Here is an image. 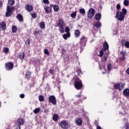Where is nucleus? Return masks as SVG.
Here are the masks:
<instances>
[{"instance_id":"1","label":"nucleus","mask_w":129,"mask_h":129,"mask_svg":"<svg viewBox=\"0 0 129 129\" xmlns=\"http://www.w3.org/2000/svg\"><path fill=\"white\" fill-rule=\"evenodd\" d=\"M116 19L118 21L121 22V21H123L124 20V16L123 14L121 12L118 11L116 14Z\"/></svg>"},{"instance_id":"2","label":"nucleus","mask_w":129,"mask_h":129,"mask_svg":"<svg viewBox=\"0 0 129 129\" xmlns=\"http://www.w3.org/2000/svg\"><path fill=\"white\" fill-rule=\"evenodd\" d=\"M65 32L67 34L63 35V38L64 40H67L68 38H70V28L69 27H66Z\"/></svg>"},{"instance_id":"3","label":"nucleus","mask_w":129,"mask_h":129,"mask_svg":"<svg viewBox=\"0 0 129 129\" xmlns=\"http://www.w3.org/2000/svg\"><path fill=\"white\" fill-rule=\"evenodd\" d=\"M75 87L78 90L82 88V82H81V80H79L75 82Z\"/></svg>"},{"instance_id":"4","label":"nucleus","mask_w":129,"mask_h":129,"mask_svg":"<svg viewBox=\"0 0 129 129\" xmlns=\"http://www.w3.org/2000/svg\"><path fill=\"white\" fill-rule=\"evenodd\" d=\"M94 14H95V11L94 9H90L89 10V12L88 13V18L89 19H91L94 16Z\"/></svg>"},{"instance_id":"5","label":"nucleus","mask_w":129,"mask_h":129,"mask_svg":"<svg viewBox=\"0 0 129 129\" xmlns=\"http://www.w3.org/2000/svg\"><path fill=\"white\" fill-rule=\"evenodd\" d=\"M49 101L53 104V105H56L57 103V101H56V98L54 96H50L49 97Z\"/></svg>"},{"instance_id":"6","label":"nucleus","mask_w":129,"mask_h":129,"mask_svg":"<svg viewBox=\"0 0 129 129\" xmlns=\"http://www.w3.org/2000/svg\"><path fill=\"white\" fill-rule=\"evenodd\" d=\"M13 12V9L10 7V6H8L7 8V12L6 13V17H10L11 15H12V13Z\"/></svg>"},{"instance_id":"7","label":"nucleus","mask_w":129,"mask_h":129,"mask_svg":"<svg viewBox=\"0 0 129 129\" xmlns=\"http://www.w3.org/2000/svg\"><path fill=\"white\" fill-rule=\"evenodd\" d=\"M14 67V64L11 62H8V63H6V70H8L9 71H10V70H12Z\"/></svg>"},{"instance_id":"8","label":"nucleus","mask_w":129,"mask_h":129,"mask_svg":"<svg viewBox=\"0 0 129 129\" xmlns=\"http://www.w3.org/2000/svg\"><path fill=\"white\" fill-rule=\"evenodd\" d=\"M60 126H61L62 128L67 129L68 128V123L66 120H63L61 122Z\"/></svg>"},{"instance_id":"9","label":"nucleus","mask_w":129,"mask_h":129,"mask_svg":"<svg viewBox=\"0 0 129 129\" xmlns=\"http://www.w3.org/2000/svg\"><path fill=\"white\" fill-rule=\"evenodd\" d=\"M25 121L23 118H18L17 121V123L18 125H24Z\"/></svg>"},{"instance_id":"10","label":"nucleus","mask_w":129,"mask_h":129,"mask_svg":"<svg viewBox=\"0 0 129 129\" xmlns=\"http://www.w3.org/2000/svg\"><path fill=\"white\" fill-rule=\"evenodd\" d=\"M121 44L122 46H125L126 48H129V42L125 41V40H122L121 42Z\"/></svg>"},{"instance_id":"11","label":"nucleus","mask_w":129,"mask_h":129,"mask_svg":"<svg viewBox=\"0 0 129 129\" xmlns=\"http://www.w3.org/2000/svg\"><path fill=\"white\" fill-rule=\"evenodd\" d=\"M76 123L77 125H81L82 124V120L79 118L76 119Z\"/></svg>"},{"instance_id":"12","label":"nucleus","mask_w":129,"mask_h":129,"mask_svg":"<svg viewBox=\"0 0 129 129\" xmlns=\"http://www.w3.org/2000/svg\"><path fill=\"white\" fill-rule=\"evenodd\" d=\"M44 10L46 14H50V13H51V11H52V8L47 6L44 8Z\"/></svg>"},{"instance_id":"13","label":"nucleus","mask_w":129,"mask_h":129,"mask_svg":"<svg viewBox=\"0 0 129 129\" xmlns=\"http://www.w3.org/2000/svg\"><path fill=\"white\" fill-rule=\"evenodd\" d=\"M95 19L96 21H99L101 19V14L100 13H97L96 14Z\"/></svg>"},{"instance_id":"14","label":"nucleus","mask_w":129,"mask_h":129,"mask_svg":"<svg viewBox=\"0 0 129 129\" xmlns=\"http://www.w3.org/2000/svg\"><path fill=\"white\" fill-rule=\"evenodd\" d=\"M65 25V23H64V21L62 20H59L58 21V27H64Z\"/></svg>"},{"instance_id":"15","label":"nucleus","mask_w":129,"mask_h":129,"mask_svg":"<svg viewBox=\"0 0 129 129\" xmlns=\"http://www.w3.org/2000/svg\"><path fill=\"white\" fill-rule=\"evenodd\" d=\"M114 88L115 89H119V90L120 91L122 88H123V87L122 86L120 88V84H117L116 85H114Z\"/></svg>"},{"instance_id":"16","label":"nucleus","mask_w":129,"mask_h":129,"mask_svg":"<svg viewBox=\"0 0 129 129\" xmlns=\"http://www.w3.org/2000/svg\"><path fill=\"white\" fill-rule=\"evenodd\" d=\"M123 94L125 96H129V89H125L123 91Z\"/></svg>"},{"instance_id":"17","label":"nucleus","mask_w":129,"mask_h":129,"mask_svg":"<svg viewBox=\"0 0 129 129\" xmlns=\"http://www.w3.org/2000/svg\"><path fill=\"white\" fill-rule=\"evenodd\" d=\"M26 10L28 11V12H32L33 11V7L31 5H27L26 6Z\"/></svg>"},{"instance_id":"18","label":"nucleus","mask_w":129,"mask_h":129,"mask_svg":"<svg viewBox=\"0 0 129 129\" xmlns=\"http://www.w3.org/2000/svg\"><path fill=\"white\" fill-rule=\"evenodd\" d=\"M16 18L19 20V22H23L24 21V19H23V16L21 14H18Z\"/></svg>"},{"instance_id":"19","label":"nucleus","mask_w":129,"mask_h":129,"mask_svg":"<svg viewBox=\"0 0 129 129\" xmlns=\"http://www.w3.org/2000/svg\"><path fill=\"white\" fill-rule=\"evenodd\" d=\"M103 50L104 51H106V50H108V44L106 42H104L103 44Z\"/></svg>"},{"instance_id":"20","label":"nucleus","mask_w":129,"mask_h":129,"mask_svg":"<svg viewBox=\"0 0 129 129\" xmlns=\"http://www.w3.org/2000/svg\"><path fill=\"white\" fill-rule=\"evenodd\" d=\"M94 27H96V28H100L101 27V23L99 22H97L95 23H94Z\"/></svg>"},{"instance_id":"21","label":"nucleus","mask_w":129,"mask_h":129,"mask_svg":"<svg viewBox=\"0 0 129 129\" xmlns=\"http://www.w3.org/2000/svg\"><path fill=\"white\" fill-rule=\"evenodd\" d=\"M40 111H41V108L40 107L36 108L33 110V112L35 114H37V113H39Z\"/></svg>"},{"instance_id":"22","label":"nucleus","mask_w":129,"mask_h":129,"mask_svg":"<svg viewBox=\"0 0 129 129\" xmlns=\"http://www.w3.org/2000/svg\"><path fill=\"white\" fill-rule=\"evenodd\" d=\"M58 118H59V116L56 114H54L52 116L53 120H54V121H57Z\"/></svg>"},{"instance_id":"23","label":"nucleus","mask_w":129,"mask_h":129,"mask_svg":"<svg viewBox=\"0 0 129 129\" xmlns=\"http://www.w3.org/2000/svg\"><path fill=\"white\" fill-rule=\"evenodd\" d=\"M40 27L41 29H45V22H42L39 24Z\"/></svg>"},{"instance_id":"24","label":"nucleus","mask_w":129,"mask_h":129,"mask_svg":"<svg viewBox=\"0 0 129 129\" xmlns=\"http://www.w3.org/2000/svg\"><path fill=\"white\" fill-rule=\"evenodd\" d=\"M54 12H58L59 11V6L58 5H54L53 7Z\"/></svg>"},{"instance_id":"25","label":"nucleus","mask_w":129,"mask_h":129,"mask_svg":"<svg viewBox=\"0 0 129 129\" xmlns=\"http://www.w3.org/2000/svg\"><path fill=\"white\" fill-rule=\"evenodd\" d=\"M75 34L76 37H79V36H80V31H79V30H76Z\"/></svg>"},{"instance_id":"26","label":"nucleus","mask_w":129,"mask_h":129,"mask_svg":"<svg viewBox=\"0 0 129 129\" xmlns=\"http://www.w3.org/2000/svg\"><path fill=\"white\" fill-rule=\"evenodd\" d=\"M123 5H124V6H125V7L128 6V5H129V1H128V0H124L123 1Z\"/></svg>"},{"instance_id":"27","label":"nucleus","mask_w":129,"mask_h":129,"mask_svg":"<svg viewBox=\"0 0 129 129\" xmlns=\"http://www.w3.org/2000/svg\"><path fill=\"white\" fill-rule=\"evenodd\" d=\"M1 26L3 30H6V24L5 22H2V23L1 24Z\"/></svg>"},{"instance_id":"28","label":"nucleus","mask_w":129,"mask_h":129,"mask_svg":"<svg viewBox=\"0 0 129 129\" xmlns=\"http://www.w3.org/2000/svg\"><path fill=\"white\" fill-rule=\"evenodd\" d=\"M25 57V53L24 52L20 53L19 54L20 59H24Z\"/></svg>"},{"instance_id":"29","label":"nucleus","mask_w":129,"mask_h":129,"mask_svg":"<svg viewBox=\"0 0 129 129\" xmlns=\"http://www.w3.org/2000/svg\"><path fill=\"white\" fill-rule=\"evenodd\" d=\"M12 29L13 33H17V27L16 26H12Z\"/></svg>"},{"instance_id":"30","label":"nucleus","mask_w":129,"mask_h":129,"mask_svg":"<svg viewBox=\"0 0 129 129\" xmlns=\"http://www.w3.org/2000/svg\"><path fill=\"white\" fill-rule=\"evenodd\" d=\"M77 15V13L76 12H75L71 14V17L72 18H76Z\"/></svg>"},{"instance_id":"31","label":"nucleus","mask_w":129,"mask_h":129,"mask_svg":"<svg viewBox=\"0 0 129 129\" xmlns=\"http://www.w3.org/2000/svg\"><path fill=\"white\" fill-rule=\"evenodd\" d=\"M9 4L11 6H13L15 5V0H9Z\"/></svg>"},{"instance_id":"32","label":"nucleus","mask_w":129,"mask_h":129,"mask_svg":"<svg viewBox=\"0 0 129 129\" xmlns=\"http://www.w3.org/2000/svg\"><path fill=\"white\" fill-rule=\"evenodd\" d=\"M127 12L126 11V9H122V14H123L124 16H125L126 15Z\"/></svg>"},{"instance_id":"33","label":"nucleus","mask_w":129,"mask_h":129,"mask_svg":"<svg viewBox=\"0 0 129 129\" xmlns=\"http://www.w3.org/2000/svg\"><path fill=\"white\" fill-rule=\"evenodd\" d=\"M39 101H44V96H43L42 95L39 96Z\"/></svg>"},{"instance_id":"34","label":"nucleus","mask_w":129,"mask_h":129,"mask_svg":"<svg viewBox=\"0 0 129 129\" xmlns=\"http://www.w3.org/2000/svg\"><path fill=\"white\" fill-rule=\"evenodd\" d=\"M80 14H82V15L85 14V10L84 9H80Z\"/></svg>"},{"instance_id":"35","label":"nucleus","mask_w":129,"mask_h":129,"mask_svg":"<svg viewBox=\"0 0 129 129\" xmlns=\"http://www.w3.org/2000/svg\"><path fill=\"white\" fill-rule=\"evenodd\" d=\"M44 53L46 55H50V53H49V50H48V49H45L44 50Z\"/></svg>"},{"instance_id":"36","label":"nucleus","mask_w":129,"mask_h":129,"mask_svg":"<svg viewBox=\"0 0 129 129\" xmlns=\"http://www.w3.org/2000/svg\"><path fill=\"white\" fill-rule=\"evenodd\" d=\"M59 32L60 33H64V28H63V26H59Z\"/></svg>"},{"instance_id":"37","label":"nucleus","mask_w":129,"mask_h":129,"mask_svg":"<svg viewBox=\"0 0 129 129\" xmlns=\"http://www.w3.org/2000/svg\"><path fill=\"white\" fill-rule=\"evenodd\" d=\"M102 61H103V62H106V61H107V57L103 56L102 57Z\"/></svg>"},{"instance_id":"38","label":"nucleus","mask_w":129,"mask_h":129,"mask_svg":"<svg viewBox=\"0 0 129 129\" xmlns=\"http://www.w3.org/2000/svg\"><path fill=\"white\" fill-rule=\"evenodd\" d=\"M99 53L100 54L98 55L99 57H102V56H103V51L100 50Z\"/></svg>"},{"instance_id":"39","label":"nucleus","mask_w":129,"mask_h":129,"mask_svg":"<svg viewBox=\"0 0 129 129\" xmlns=\"http://www.w3.org/2000/svg\"><path fill=\"white\" fill-rule=\"evenodd\" d=\"M120 54L122 55V56H125V54H126V52L122 50L120 52Z\"/></svg>"},{"instance_id":"40","label":"nucleus","mask_w":129,"mask_h":129,"mask_svg":"<svg viewBox=\"0 0 129 129\" xmlns=\"http://www.w3.org/2000/svg\"><path fill=\"white\" fill-rule=\"evenodd\" d=\"M43 4H46L47 5H49L50 3L49 2V0H43Z\"/></svg>"},{"instance_id":"41","label":"nucleus","mask_w":129,"mask_h":129,"mask_svg":"<svg viewBox=\"0 0 129 129\" xmlns=\"http://www.w3.org/2000/svg\"><path fill=\"white\" fill-rule=\"evenodd\" d=\"M107 69L108 71H110V70L111 69V64H109L107 65Z\"/></svg>"},{"instance_id":"42","label":"nucleus","mask_w":129,"mask_h":129,"mask_svg":"<svg viewBox=\"0 0 129 129\" xmlns=\"http://www.w3.org/2000/svg\"><path fill=\"white\" fill-rule=\"evenodd\" d=\"M31 16L32 18H34V19H36V18H37V14H36V13H33L31 14Z\"/></svg>"},{"instance_id":"43","label":"nucleus","mask_w":129,"mask_h":129,"mask_svg":"<svg viewBox=\"0 0 129 129\" xmlns=\"http://www.w3.org/2000/svg\"><path fill=\"white\" fill-rule=\"evenodd\" d=\"M25 44L27 46H30V40L27 39V41L25 42Z\"/></svg>"},{"instance_id":"44","label":"nucleus","mask_w":129,"mask_h":129,"mask_svg":"<svg viewBox=\"0 0 129 129\" xmlns=\"http://www.w3.org/2000/svg\"><path fill=\"white\" fill-rule=\"evenodd\" d=\"M4 53H8L9 52V48L6 47L4 49Z\"/></svg>"},{"instance_id":"45","label":"nucleus","mask_w":129,"mask_h":129,"mask_svg":"<svg viewBox=\"0 0 129 129\" xmlns=\"http://www.w3.org/2000/svg\"><path fill=\"white\" fill-rule=\"evenodd\" d=\"M120 61H124L125 60V56L122 55V57L120 58Z\"/></svg>"},{"instance_id":"46","label":"nucleus","mask_w":129,"mask_h":129,"mask_svg":"<svg viewBox=\"0 0 129 129\" xmlns=\"http://www.w3.org/2000/svg\"><path fill=\"white\" fill-rule=\"evenodd\" d=\"M116 8L117 10H119L121 8L120 4H117Z\"/></svg>"},{"instance_id":"47","label":"nucleus","mask_w":129,"mask_h":129,"mask_svg":"<svg viewBox=\"0 0 129 129\" xmlns=\"http://www.w3.org/2000/svg\"><path fill=\"white\" fill-rule=\"evenodd\" d=\"M30 75H31V73H27L26 74L25 77L26 78H29V77L30 76Z\"/></svg>"},{"instance_id":"48","label":"nucleus","mask_w":129,"mask_h":129,"mask_svg":"<svg viewBox=\"0 0 129 129\" xmlns=\"http://www.w3.org/2000/svg\"><path fill=\"white\" fill-rule=\"evenodd\" d=\"M20 97H21V98H25V95L24 94H21L20 95Z\"/></svg>"},{"instance_id":"49","label":"nucleus","mask_w":129,"mask_h":129,"mask_svg":"<svg viewBox=\"0 0 129 129\" xmlns=\"http://www.w3.org/2000/svg\"><path fill=\"white\" fill-rule=\"evenodd\" d=\"M49 72H50V74H54V70H50Z\"/></svg>"},{"instance_id":"50","label":"nucleus","mask_w":129,"mask_h":129,"mask_svg":"<svg viewBox=\"0 0 129 129\" xmlns=\"http://www.w3.org/2000/svg\"><path fill=\"white\" fill-rule=\"evenodd\" d=\"M86 38V37L85 36H83L81 38V41H83V40H85V39Z\"/></svg>"},{"instance_id":"51","label":"nucleus","mask_w":129,"mask_h":129,"mask_svg":"<svg viewBox=\"0 0 129 129\" xmlns=\"http://www.w3.org/2000/svg\"><path fill=\"white\" fill-rule=\"evenodd\" d=\"M126 73L128 75H129V67L127 68L126 70Z\"/></svg>"},{"instance_id":"52","label":"nucleus","mask_w":129,"mask_h":129,"mask_svg":"<svg viewBox=\"0 0 129 129\" xmlns=\"http://www.w3.org/2000/svg\"><path fill=\"white\" fill-rule=\"evenodd\" d=\"M3 7V2L0 1V8H2Z\"/></svg>"},{"instance_id":"53","label":"nucleus","mask_w":129,"mask_h":129,"mask_svg":"<svg viewBox=\"0 0 129 129\" xmlns=\"http://www.w3.org/2000/svg\"><path fill=\"white\" fill-rule=\"evenodd\" d=\"M17 129H21V126L20 125L17 124Z\"/></svg>"},{"instance_id":"54","label":"nucleus","mask_w":129,"mask_h":129,"mask_svg":"<svg viewBox=\"0 0 129 129\" xmlns=\"http://www.w3.org/2000/svg\"><path fill=\"white\" fill-rule=\"evenodd\" d=\"M76 97H78L79 98H80V97H81V95H77L76 96Z\"/></svg>"},{"instance_id":"55","label":"nucleus","mask_w":129,"mask_h":129,"mask_svg":"<svg viewBox=\"0 0 129 129\" xmlns=\"http://www.w3.org/2000/svg\"><path fill=\"white\" fill-rule=\"evenodd\" d=\"M48 109H44V112H46V113H47L48 112Z\"/></svg>"},{"instance_id":"56","label":"nucleus","mask_w":129,"mask_h":129,"mask_svg":"<svg viewBox=\"0 0 129 129\" xmlns=\"http://www.w3.org/2000/svg\"><path fill=\"white\" fill-rule=\"evenodd\" d=\"M97 129H101V127H100V126H97Z\"/></svg>"},{"instance_id":"57","label":"nucleus","mask_w":129,"mask_h":129,"mask_svg":"<svg viewBox=\"0 0 129 129\" xmlns=\"http://www.w3.org/2000/svg\"><path fill=\"white\" fill-rule=\"evenodd\" d=\"M50 7H51V8L52 7H53V8H54V6H55V5H53V4H50Z\"/></svg>"},{"instance_id":"58","label":"nucleus","mask_w":129,"mask_h":129,"mask_svg":"<svg viewBox=\"0 0 129 129\" xmlns=\"http://www.w3.org/2000/svg\"><path fill=\"white\" fill-rule=\"evenodd\" d=\"M114 33H115V35L117 33V31H115Z\"/></svg>"},{"instance_id":"59","label":"nucleus","mask_w":129,"mask_h":129,"mask_svg":"<svg viewBox=\"0 0 129 129\" xmlns=\"http://www.w3.org/2000/svg\"><path fill=\"white\" fill-rule=\"evenodd\" d=\"M2 106V103L0 102V107Z\"/></svg>"}]
</instances>
